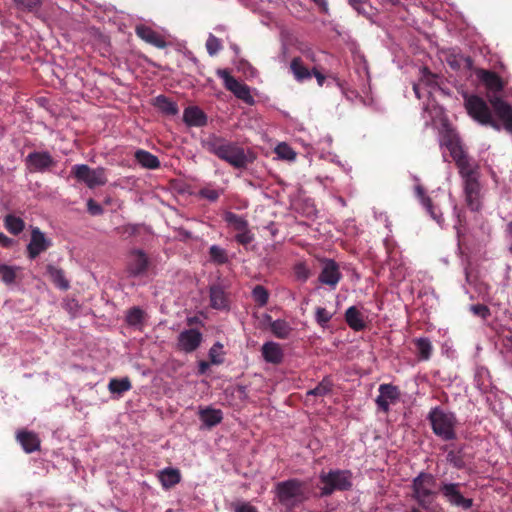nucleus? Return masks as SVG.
Masks as SVG:
<instances>
[{
    "mask_svg": "<svg viewBox=\"0 0 512 512\" xmlns=\"http://www.w3.org/2000/svg\"><path fill=\"white\" fill-rule=\"evenodd\" d=\"M442 144L449 150L451 157L463 180L465 202L471 211H479L482 206L480 172L478 164L473 161L463 148L461 139L456 131L447 129L443 135Z\"/></svg>",
    "mask_w": 512,
    "mask_h": 512,
    "instance_id": "f257e3e1",
    "label": "nucleus"
},
{
    "mask_svg": "<svg viewBox=\"0 0 512 512\" xmlns=\"http://www.w3.org/2000/svg\"><path fill=\"white\" fill-rule=\"evenodd\" d=\"M201 145L204 150L229 163L236 169H244L251 162L244 148L216 134H211L203 139Z\"/></svg>",
    "mask_w": 512,
    "mask_h": 512,
    "instance_id": "f03ea898",
    "label": "nucleus"
},
{
    "mask_svg": "<svg viewBox=\"0 0 512 512\" xmlns=\"http://www.w3.org/2000/svg\"><path fill=\"white\" fill-rule=\"evenodd\" d=\"M352 472L350 470L331 469L328 472L322 470L319 474L320 495L331 496L336 491H348L352 488Z\"/></svg>",
    "mask_w": 512,
    "mask_h": 512,
    "instance_id": "7ed1b4c3",
    "label": "nucleus"
},
{
    "mask_svg": "<svg viewBox=\"0 0 512 512\" xmlns=\"http://www.w3.org/2000/svg\"><path fill=\"white\" fill-rule=\"evenodd\" d=\"M427 419L431 424L433 433L444 441H452L457 438V419L454 413L445 412L440 407L430 410Z\"/></svg>",
    "mask_w": 512,
    "mask_h": 512,
    "instance_id": "20e7f679",
    "label": "nucleus"
},
{
    "mask_svg": "<svg viewBox=\"0 0 512 512\" xmlns=\"http://www.w3.org/2000/svg\"><path fill=\"white\" fill-rule=\"evenodd\" d=\"M436 486V478L427 472H421L412 481V498L418 505L425 509H431L438 491L434 490Z\"/></svg>",
    "mask_w": 512,
    "mask_h": 512,
    "instance_id": "39448f33",
    "label": "nucleus"
},
{
    "mask_svg": "<svg viewBox=\"0 0 512 512\" xmlns=\"http://www.w3.org/2000/svg\"><path fill=\"white\" fill-rule=\"evenodd\" d=\"M464 106L468 115L481 125L500 130V123L492 116L487 102L478 95L464 94Z\"/></svg>",
    "mask_w": 512,
    "mask_h": 512,
    "instance_id": "423d86ee",
    "label": "nucleus"
},
{
    "mask_svg": "<svg viewBox=\"0 0 512 512\" xmlns=\"http://www.w3.org/2000/svg\"><path fill=\"white\" fill-rule=\"evenodd\" d=\"M305 485L298 479H289L277 483L276 495L279 502L286 506H295L305 499Z\"/></svg>",
    "mask_w": 512,
    "mask_h": 512,
    "instance_id": "0eeeda50",
    "label": "nucleus"
},
{
    "mask_svg": "<svg viewBox=\"0 0 512 512\" xmlns=\"http://www.w3.org/2000/svg\"><path fill=\"white\" fill-rule=\"evenodd\" d=\"M71 175L90 189L104 186L108 181L105 168L97 167L93 169L86 164L74 165L71 168Z\"/></svg>",
    "mask_w": 512,
    "mask_h": 512,
    "instance_id": "6e6552de",
    "label": "nucleus"
},
{
    "mask_svg": "<svg viewBox=\"0 0 512 512\" xmlns=\"http://www.w3.org/2000/svg\"><path fill=\"white\" fill-rule=\"evenodd\" d=\"M462 486V483L442 481L438 492L450 506L469 510L473 507L474 501L472 498L464 496L461 492Z\"/></svg>",
    "mask_w": 512,
    "mask_h": 512,
    "instance_id": "1a4fd4ad",
    "label": "nucleus"
},
{
    "mask_svg": "<svg viewBox=\"0 0 512 512\" xmlns=\"http://www.w3.org/2000/svg\"><path fill=\"white\" fill-rule=\"evenodd\" d=\"M151 267L152 261L144 250L134 248L129 251L125 269L129 277H144Z\"/></svg>",
    "mask_w": 512,
    "mask_h": 512,
    "instance_id": "9d476101",
    "label": "nucleus"
},
{
    "mask_svg": "<svg viewBox=\"0 0 512 512\" xmlns=\"http://www.w3.org/2000/svg\"><path fill=\"white\" fill-rule=\"evenodd\" d=\"M217 75L224 81L225 88L232 92L238 99L247 104H253L254 99L250 93V88L245 83L234 78L227 69H218Z\"/></svg>",
    "mask_w": 512,
    "mask_h": 512,
    "instance_id": "9b49d317",
    "label": "nucleus"
},
{
    "mask_svg": "<svg viewBox=\"0 0 512 512\" xmlns=\"http://www.w3.org/2000/svg\"><path fill=\"white\" fill-rule=\"evenodd\" d=\"M341 279L342 274L339 264L333 259H323L322 269L318 276V282L333 290L337 287Z\"/></svg>",
    "mask_w": 512,
    "mask_h": 512,
    "instance_id": "f8f14e48",
    "label": "nucleus"
},
{
    "mask_svg": "<svg viewBox=\"0 0 512 512\" xmlns=\"http://www.w3.org/2000/svg\"><path fill=\"white\" fill-rule=\"evenodd\" d=\"M488 100L498 120L502 122L504 129L512 133V106L498 95H489Z\"/></svg>",
    "mask_w": 512,
    "mask_h": 512,
    "instance_id": "ddd939ff",
    "label": "nucleus"
},
{
    "mask_svg": "<svg viewBox=\"0 0 512 512\" xmlns=\"http://www.w3.org/2000/svg\"><path fill=\"white\" fill-rule=\"evenodd\" d=\"M25 163L30 172H45L56 165V161L48 151L29 153Z\"/></svg>",
    "mask_w": 512,
    "mask_h": 512,
    "instance_id": "4468645a",
    "label": "nucleus"
},
{
    "mask_svg": "<svg viewBox=\"0 0 512 512\" xmlns=\"http://www.w3.org/2000/svg\"><path fill=\"white\" fill-rule=\"evenodd\" d=\"M51 245V240L48 239L38 227L32 228L30 242L27 245L28 258L32 260L37 258L41 253L45 252Z\"/></svg>",
    "mask_w": 512,
    "mask_h": 512,
    "instance_id": "2eb2a0df",
    "label": "nucleus"
},
{
    "mask_svg": "<svg viewBox=\"0 0 512 512\" xmlns=\"http://www.w3.org/2000/svg\"><path fill=\"white\" fill-rule=\"evenodd\" d=\"M476 75L487 89V96L497 95L499 92L503 91L506 85L505 81L494 71L478 69Z\"/></svg>",
    "mask_w": 512,
    "mask_h": 512,
    "instance_id": "dca6fc26",
    "label": "nucleus"
},
{
    "mask_svg": "<svg viewBox=\"0 0 512 512\" xmlns=\"http://www.w3.org/2000/svg\"><path fill=\"white\" fill-rule=\"evenodd\" d=\"M400 398L398 387L392 384H381L379 386V395L376 398V404L379 410L388 413L390 404H395Z\"/></svg>",
    "mask_w": 512,
    "mask_h": 512,
    "instance_id": "f3484780",
    "label": "nucleus"
},
{
    "mask_svg": "<svg viewBox=\"0 0 512 512\" xmlns=\"http://www.w3.org/2000/svg\"><path fill=\"white\" fill-rule=\"evenodd\" d=\"M203 340L202 333L197 329H187L182 331L177 338V347L185 353L194 352Z\"/></svg>",
    "mask_w": 512,
    "mask_h": 512,
    "instance_id": "a211bd4d",
    "label": "nucleus"
},
{
    "mask_svg": "<svg viewBox=\"0 0 512 512\" xmlns=\"http://www.w3.org/2000/svg\"><path fill=\"white\" fill-rule=\"evenodd\" d=\"M414 191L417 199L420 201V203L425 208L426 212L430 215V217L433 220H435L438 224H442V222L444 221L442 213L433 204L432 199L426 195L424 187L421 185H416Z\"/></svg>",
    "mask_w": 512,
    "mask_h": 512,
    "instance_id": "6ab92c4d",
    "label": "nucleus"
},
{
    "mask_svg": "<svg viewBox=\"0 0 512 512\" xmlns=\"http://www.w3.org/2000/svg\"><path fill=\"white\" fill-rule=\"evenodd\" d=\"M210 306L216 310H228L229 298L224 287L217 283L210 286Z\"/></svg>",
    "mask_w": 512,
    "mask_h": 512,
    "instance_id": "aec40b11",
    "label": "nucleus"
},
{
    "mask_svg": "<svg viewBox=\"0 0 512 512\" xmlns=\"http://www.w3.org/2000/svg\"><path fill=\"white\" fill-rule=\"evenodd\" d=\"M136 35L141 38L143 41L157 47L163 49L167 46L164 38L151 27L146 25H138L135 29Z\"/></svg>",
    "mask_w": 512,
    "mask_h": 512,
    "instance_id": "412c9836",
    "label": "nucleus"
},
{
    "mask_svg": "<svg viewBox=\"0 0 512 512\" xmlns=\"http://www.w3.org/2000/svg\"><path fill=\"white\" fill-rule=\"evenodd\" d=\"M261 354L267 363L279 365L284 358V352L279 343L273 341L265 342L261 347Z\"/></svg>",
    "mask_w": 512,
    "mask_h": 512,
    "instance_id": "4be33fe9",
    "label": "nucleus"
},
{
    "mask_svg": "<svg viewBox=\"0 0 512 512\" xmlns=\"http://www.w3.org/2000/svg\"><path fill=\"white\" fill-rule=\"evenodd\" d=\"M183 121L190 127H203L207 124V116L199 107L189 106L184 110Z\"/></svg>",
    "mask_w": 512,
    "mask_h": 512,
    "instance_id": "5701e85b",
    "label": "nucleus"
},
{
    "mask_svg": "<svg viewBox=\"0 0 512 512\" xmlns=\"http://www.w3.org/2000/svg\"><path fill=\"white\" fill-rule=\"evenodd\" d=\"M16 439L26 453H32L40 449V439L38 435L32 431H18Z\"/></svg>",
    "mask_w": 512,
    "mask_h": 512,
    "instance_id": "b1692460",
    "label": "nucleus"
},
{
    "mask_svg": "<svg viewBox=\"0 0 512 512\" xmlns=\"http://www.w3.org/2000/svg\"><path fill=\"white\" fill-rule=\"evenodd\" d=\"M447 451L446 461L456 469H464L466 462L464 460V446L456 447L455 445L445 446Z\"/></svg>",
    "mask_w": 512,
    "mask_h": 512,
    "instance_id": "393cba45",
    "label": "nucleus"
},
{
    "mask_svg": "<svg viewBox=\"0 0 512 512\" xmlns=\"http://www.w3.org/2000/svg\"><path fill=\"white\" fill-rule=\"evenodd\" d=\"M265 319L270 322V330L276 338L283 340L289 338L292 327L287 321L283 319L272 320V317L268 314L265 315Z\"/></svg>",
    "mask_w": 512,
    "mask_h": 512,
    "instance_id": "a878e982",
    "label": "nucleus"
},
{
    "mask_svg": "<svg viewBox=\"0 0 512 512\" xmlns=\"http://www.w3.org/2000/svg\"><path fill=\"white\" fill-rule=\"evenodd\" d=\"M46 272L52 283L60 290L66 291L70 288L69 281L66 279L64 271L52 264L46 266Z\"/></svg>",
    "mask_w": 512,
    "mask_h": 512,
    "instance_id": "bb28decb",
    "label": "nucleus"
},
{
    "mask_svg": "<svg viewBox=\"0 0 512 512\" xmlns=\"http://www.w3.org/2000/svg\"><path fill=\"white\" fill-rule=\"evenodd\" d=\"M290 71L298 82H304L312 77L311 70L304 65L301 57H294L291 60Z\"/></svg>",
    "mask_w": 512,
    "mask_h": 512,
    "instance_id": "cd10ccee",
    "label": "nucleus"
},
{
    "mask_svg": "<svg viewBox=\"0 0 512 512\" xmlns=\"http://www.w3.org/2000/svg\"><path fill=\"white\" fill-rule=\"evenodd\" d=\"M134 157L138 164L146 169H158L161 165L157 156L143 149H138Z\"/></svg>",
    "mask_w": 512,
    "mask_h": 512,
    "instance_id": "c85d7f7f",
    "label": "nucleus"
},
{
    "mask_svg": "<svg viewBox=\"0 0 512 512\" xmlns=\"http://www.w3.org/2000/svg\"><path fill=\"white\" fill-rule=\"evenodd\" d=\"M345 321L354 331H362L366 327L361 312L355 306H351L346 310Z\"/></svg>",
    "mask_w": 512,
    "mask_h": 512,
    "instance_id": "c756f323",
    "label": "nucleus"
},
{
    "mask_svg": "<svg viewBox=\"0 0 512 512\" xmlns=\"http://www.w3.org/2000/svg\"><path fill=\"white\" fill-rule=\"evenodd\" d=\"M199 418L204 425L211 428L219 424L223 419L222 411L210 407L201 409L199 411Z\"/></svg>",
    "mask_w": 512,
    "mask_h": 512,
    "instance_id": "7c9ffc66",
    "label": "nucleus"
},
{
    "mask_svg": "<svg viewBox=\"0 0 512 512\" xmlns=\"http://www.w3.org/2000/svg\"><path fill=\"white\" fill-rule=\"evenodd\" d=\"M159 479L164 488H171L180 482V471L174 468H165L160 472Z\"/></svg>",
    "mask_w": 512,
    "mask_h": 512,
    "instance_id": "2f4dec72",
    "label": "nucleus"
},
{
    "mask_svg": "<svg viewBox=\"0 0 512 512\" xmlns=\"http://www.w3.org/2000/svg\"><path fill=\"white\" fill-rule=\"evenodd\" d=\"M154 106L166 115L174 116L178 113V106L164 95H159L154 100Z\"/></svg>",
    "mask_w": 512,
    "mask_h": 512,
    "instance_id": "473e14b6",
    "label": "nucleus"
},
{
    "mask_svg": "<svg viewBox=\"0 0 512 512\" xmlns=\"http://www.w3.org/2000/svg\"><path fill=\"white\" fill-rule=\"evenodd\" d=\"M413 342L416 346L419 360H429L433 352V346L431 344V341L428 338H417L414 339Z\"/></svg>",
    "mask_w": 512,
    "mask_h": 512,
    "instance_id": "72a5a7b5",
    "label": "nucleus"
},
{
    "mask_svg": "<svg viewBox=\"0 0 512 512\" xmlns=\"http://www.w3.org/2000/svg\"><path fill=\"white\" fill-rule=\"evenodd\" d=\"M132 388L131 381L128 377L117 379L113 378L109 381L108 389L112 394L122 395Z\"/></svg>",
    "mask_w": 512,
    "mask_h": 512,
    "instance_id": "f704fd0d",
    "label": "nucleus"
},
{
    "mask_svg": "<svg viewBox=\"0 0 512 512\" xmlns=\"http://www.w3.org/2000/svg\"><path fill=\"white\" fill-rule=\"evenodd\" d=\"M224 220L238 233L248 228L247 220L236 213L226 212L224 215Z\"/></svg>",
    "mask_w": 512,
    "mask_h": 512,
    "instance_id": "c9c22d12",
    "label": "nucleus"
},
{
    "mask_svg": "<svg viewBox=\"0 0 512 512\" xmlns=\"http://www.w3.org/2000/svg\"><path fill=\"white\" fill-rule=\"evenodd\" d=\"M5 228L13 235L20 234L24 227L25 223L20 217H16L12 214H9L4 219Z\"/></svg>",
    "mask_w": 512,
    "mask_h": 512,
    "instance_id": "e433bc0d",
    "label": "nucleus"
},
{
    "mask_svg": "<svg viewBox=\"0 0 512 512\" xmlns=\"http://www.w3.org/2000/svg\"><path fill=\"white\" fill-rule=\"evenodd\" d=\"M333 383L329 377H324L318 385L307 392V396L323 397L331 393Z\"/></svg>",
    "mask_w": 512,
    "mask_h": 512,
    "instance_id": "4c0bfd02",
    "label": "nucleus"
},
{
    "mask_svg": "<svg viewBox=\"0 0 512 512\" xmlns=\"http://www.w3.org/2000/svg\"><path fill=\"white\" fill-rule=\"evenodd\" d=\"M209 257L210 261L216 265H224L229 261L226 250L217 245H212L209 248Z\"/></svg>",
    "mask_w": 512,
    "mask_h": 512,
    "instance_id": "58836bf2",
    "label": "nucleus"
},
{
    "mask_svg": "<svg viewBox=\"0 0 512 512\" xmlns=\"http://www.w3.org/2000/svg\"><path fill=\"white\" fill-rule=\"evenodd\" d=\"M20 270V267L9 266L7 264L0 263V277L1 280L6 285H11L15 283L17 277V271Z\"/></svg>",
    "mask_w": 512,
    "mask_h": 512,
    "instance_id": "ea45409f",
    "label": "nucleus"
},
{
    "mask_svg": "<svg viewBox=\"0 0 512 512\" xmlns=\"http://www.w3.org/2000/svg\"><path fill=\"white\" fill-rule=\"evenodd\" d=\"M17 9L36 14L41 7V0H13Z\"/></svg>",
    "mask_w": 512,
    "mask_h": 512,
    "instance_id": "a19ab883",
    "label": "nucleus"
},
{
    "mask_svg": "<svg viewBox=\"0 0 512 512\" xmlns=\"http://www.w3.org/2000/svg\"><path fill=\"white\" fill-rule=\"evenodd\" d=\"M254 301L261 307L265 306L269 300V292L262 285H256L252 290Z\"/></svg>",
    "mask_w": 512,
    "mask_h": 512,
    "instance_id": "79ce46f5",
    "label": "nucleus"
},
{
    "mask_svg": "<svg viewBox=\"0 0 512 512\" xmlns=\"http://www.w3.org/2000/svg\"><path fill=\"white\" fill-rule=\"evenodd\" d=\"M293 272L297 280L306 282L311 276V270L305 262H298L293 267Z\"/></svg>",
    "mask_w": 512,
    "mask_h": 512,
    "instance_id": "37998d69",
    "label": "nucleus"
},
{
    "mask_svg": "<svg viewBox=\"0 0 512 512\" xmlns=\"http://www.w3.org/2000/svg\"><path fill=\"white\" fill-rule=\"evenodd\" d=\"M144 312L139 307H132L128 310L126 321L129 325L136 326L143 321Z\"/></svg>",
    "mask_w": 512,
    "mask_h": 512,
    "instance_id": "c03bdc74",
    "label": "nucleus"
},
{
    "mask_svg": "<svg viewBox=\"0 0 512 512\" xmlns=\"http://www.w3.org/2000/svg\"><path fill=\"white\" fill-rule=\"evenodd\" d=\"M348 4L360 15L370 16L367 8H371L369 0H347Z\"/></svg>",
    "mask_w": 512,
    "mask_h": 512,
    "instance_id": "a18cd8bd",
    "label": "nucleus"
},
{
    "mask_svg": "<svg viewBox=\"0 0 512 512\" xmlns=\"http://www.w3.org/2000/svg\"><path fill=\"white\" fill-rule=\"evenodd\" d=\"M275 152L281 159L294 160L296 158L295 151L286 143H280Z\"/></svg>",
    "mask_w": 512,
    "mask_h": 512,
    "instance_id": "49530a36",
    "label": "nucleus"
},
{
    "mask_svg": "<svg viewBox=\"0 0 512 512\" xmlns=\"http://www.w3.org/2000/svg\"><path fill=\"white\" fill-rule=\"evenodd\" d=\"M206 49L210 56L216 55L222 49L221 40L210 34L206 41Z\"/></svg>",
    "mask_w": 512,
    "mask_h": 512,
    "instance_id": "de8ad7c7",
    "label": "nucleus"
},
{
    "mask_svg": "<svg viewBox=\"0 0 512 512\" xmlns=\"http://www.w3.org/2000/svg\"><path fill=\"white\" fill-rule=\"evenodd\" d=\"M331 318L332 314L326 308L318 307L316 309V321L321 327H326Z\"/></svg>",
    "mask_w": 512,
    "mask_h": 512,
    "instance_id": "09e8293b",
    "label": "nucleus"
},
{
    "mask_svg": "<svg viewBox=\"0 0 512 512\" xmlns=\"http://www.w3.org/2000/svg\"><path fill=\"white\" fill-rule=\"evenodd\" d=\"M470 311L475 316H478V317L482 318L483 320H486L491 315L490 309L488 308V306H486L484 304L471 305Z\"/></svg>",
    "mask_w": 512,
    "mask_h": 512,
    "instance_id": "8fccbe9b",
    "label": "nucleus"
},
{
    "mask_svg": "<svg viewBox=\"0 0 512 512\" xmlns=\"http://www.w3.org/2000/svg\"><path fill=\"white\" fill-rule=\"evenodd\" d=\"M222 193V190H216L209 187H204L199 190V195L209 201H217Z\"/></svg>",
    "mask_w": 512,
    "mask_h": 512,
    "instance_id": "3c124183",
    "label": "nucleus"
},
{
    "mask_svg": "<svg viewBox=\"0 0 512 512\" xmlns=\"http://www.w3.org/2000/svg\"><path fill=\"white\" fill-rule=\"evenodd\" d=\"M254 239V235L251 233L249 228L243 230L235 235V240L238 244L246 246L250 244Z\"/></svg>",
    "mask_w": 512,
    "mask_h": 512,
    "instance_id": "603ef678",
    "label": "nucleus"
},
{
    "mask_svg": "<svg viewBox=\"0 0 512 512\" xmlns=\"http://www.w3.org/2000/svg\"><path fill=\"white\" fill-rule=\"evenodd\" d=\"M87 210L91 215H101L103 213V208L100 204H98L93 199H89L87 201Z\"/></svg>",
    "mask_w": 512,
    "mask_h": 512,
    "instance_id": "864d4df0",
    "label": "nucleus"
},
{
    "mask_svg": "<svg viewBox=\"0 0 512 512\" xmlns=\"http://www.w3.org/2000/svg\"><path fill=\"white\" fill-rule=\"evenodd\" d=\"M235 512H258L250 503H239L235 507Z\"/></svg>",
    "mask_w": 512,
    "mask_h": 512,
    "instance_id": "5fc2aeb1",
    "label": "nucleus"
},
{
    "mask_svg": "<svg viewBox=\"0 0 512 512\" xmlns=\"http://www.w3.org/2000/svg\"><path fill=\"white\" fill-rule=\"evenodd\" d=\"M14 244V240L12 238H9L3 233H0V245H2L5 248H10Z\"/></svg>",
    "mask_w": 512,
    "mask_h": 512,
    "instance_id": "6e6d98bb",
    "label": "nucleus"
},
{
    "mask_svg": "<svg viewBox=\"0 0 512 512\" xmlns=\"http://www.w3.org/2000/svg\"><path fill=\"white\" fill-rule=\"evenodd\" d=\"M311 73H312V76H315L318 85L323 86V84L325 82V76L315 67L311 70Z\"/></svg>",
    "mask_w": 512,
    "mask_h": 512,
    "instance_id": "4d7b16f0",
    "label": "nucleus"
},
{
    "mask_svg": "<svg viewBox=\"0 0 512 512\" xmlns=\"http://www.w3.org/2000/svg\"><path fill=\"white\" fill-rule=\"evenodd\" d=\"M311 1L313 3H315L322 12H324V13L328 12L329 7H328L327 0H311Z\"/></svg>",
    "mask_w": 512,
    "mask_h": 512,
    "instance_id": "13d9d810",
    "label": "nucleus"
},
{
    "mask_svg": "<svg viewBox=\"0 0 512 512\" xmlns=\"http://www.w3.org/2000/svg\"><path fill=\"white\" fill-rule=\"evenodd\" d=\"M209 367V364L205 361H202L200 362L199 364V373L203 374L206 372V370L208 369Z\"/></svg>",
    "mask_w": 512,
    "mask_h": 512,
    "instance_id": "bf43d9fd",
    "label": "nucleus"
},
{
    "mask_svg": "<svg viewBox=\"0 0 512 512\" xmlns=\"http://www.w3.org/2000/svg\"><path fill=\"white\" fill-rule=\"evenodd\" d=\"M198 322H199L198 317H191V318H188V324H189V325H193V324L198 323Z\"/></svg>",
    "mask_w": 512,
    "mask_h": 512,
    "instance_id": "052dcab7",
    "label": "nucleus"
},
{
    "mask_svg": "<svg viewBox=\"0 0 512 512\" xmlns=\"http://www.w3.org/2000/svg\"><path fill=\"white\" fill-rule=\"evenodd\" d=\"M384 1L391 4L392 6H397L400 4V0H384Z\"/></svg>",
    "mask_w": 512,
    "mask_h": 512,
    "instance_id": "680f3d73",
    "label": "nucleus"
},
{
    "mask_svg": "<svg viewBox=\"0 0 512 512\" xmlns=\"http://www.w3.org/2000/svg\"><path fill=\"white\" fill-rule=\"evenodd\" d=\"M212 351H213V349H211V350H210V357H211V361H212V363H216V364L220 363V361H218V360H216V359H215V357H214V355H213Z\"/></svg>",
    "mask_w": 512,
    "mask_h": 512,
    "instance_id": "e2e57ef3",
    "label": "nucleus"
},
{
    "mask_svg": "<svg viewBox=\"0 0 512 512\" xmlns=\"http://www.w3.org/2000/svg\"><path fill=\"white\" fill-rule=\"evenodd\" d=\"M410 512H421V511H420V509H419V508L414 507V508H412V509H411V511H410Z\"/></svg>",
    "mask_w": 512,
    "mask_h": 512,
    "instance_id": "0e129e2a",
    "label": "nucleus"
},
{
    "mask_svg": "<svg viewBox=\"0 0 512 512\" xmlns=\"http://www.w3.org/2000/svg\"><path fill=\"white\" fill-rule=\"evenodd\" d=\"M414 91H415L416 95L419 97V95H418V89H417V87H416V86L414 87Z\"/></svg>",
    "mask_w": 512,
    "mask_h": 512,
    "instance_id": "69168bd1",
    "label": "nucleus"
},
{
    "mask_svg": "<svg viewBox=\"0 0 512 512\" xmlns=\"http://www.w3.org/2000/svg\"><path fill=\"white\" fill-rule=\"evenodd\" d=\"M165 512H173L171 509L166 510Z\"/></svg>",
    "mask_w": 512,
    "mask_h": 512,
    "instance_id": "338daca9",
    "label": "nucleus"
}]
</instances>
